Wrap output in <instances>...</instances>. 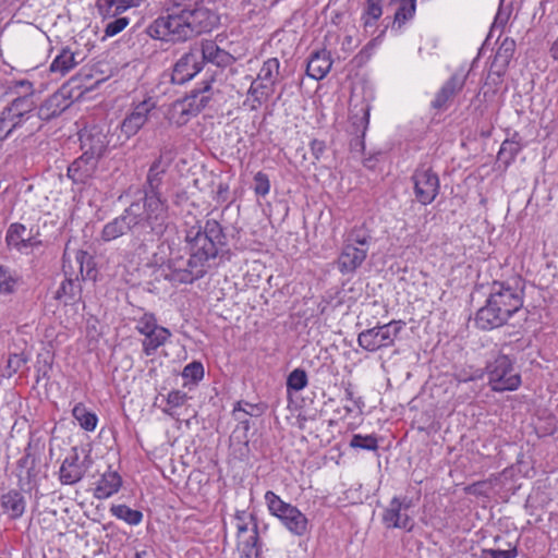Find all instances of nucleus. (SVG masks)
<instances>
[{"label":"nucleus","instance_id":"45","mask_svg":"<svg viewBox=\"0 0 558 558\" xmlns=\"http://www.w3.org/2000/svg\"><path fill=\"white\" fill-rule=\"evenodd\" d=\"M507 549H482L481 558H515L518 556L517 544L507 543Z\"/></svg>","mask_w":558,"mask_h":558},{"label":"nucleus","instance_id":"16","mask_svg":"<svg viewBox=\"0 0 558 558\" xmlns=\"http://www.w3.org/2000/svg\"><path fill=\"white\" fill-rule=\"evenodd\" d=\"M85 475V466L80 464V453L77 447H72L68 456L61 463L59 470V481L62 485H74Z\"/></svg>","mask_w":558,"mask_h":558},{"label":"nucleus","instance_id":"17","mask_svg":"<svg viewBox=\"0 0 558 558\" xmlns=\"http://www.w3.org/2000/svg\"><path fill=\"white\" fill-rule=\"evenodd\" d=\"M14 87L21 88L22 95L15 97L3 111L20 123L24 114L28 113L33 108V84L28 81H19Z\"/></svg>","mask_w":558,"mask_h":558},{"label":"nucleus","instance_id":"27","mask_svg":"<svg viewBox=\"0 0 558 558\" xmlns=\"http://www.w3.org/2000/svg\"><path fill=\"white\" fill-rule=\"evenodd\" d=\"M38 462L39 458L37 457L34 448L32 447V444H28L27 447L24 449V454L17 460L16 463L17 469L21 472H25L24 478L27 481V483L33 482L37 477Z\"/></svg>","mask_w":558,"mask_h":558},{"label":"nucleus","instance_id":"55","mask_svg":"<svg viewBox=\"0 0 558 558\" xmlns=\"http://www.w3.org/2000/svg\"><path fill=\"white\" fill-rule=\"evenodd\" d=\"M16 279L8 274V269L0 265V293L11 294L15 291Z\"/></svg>","mask_w":558,"mask_h":558},{"label":"nucleus","instance_id":"62","mask_svg":"<svg viewBox=\"0 0 558 558\" xmlns=\"http://www.w3.org/2000/svg\"><path fill=\"white\" fill-rule=\"evenodd\" d=\"M116 8L118 9L119 13H123L128 9L131 8H137L141 5L142 0H114Z\"/></svg>","mask_w":558,"mask_h":558},{"label":"nucleus","instance_id":"19","mask_svg":"<svg viewBox=\"0 0 558 558\" xmlns=\"http://www.w3.org/2000/svg\"><path fill=\"white\" fill-rule=\"evenodd\" d=\"M26 498L24 494L16 488H11L0 495V507L10 520L21 519L26 511Z\"/></svg>","mask_w":558,"mask_h":558},{"label":"nucleus","instance_id":"56","mask_svg":"<svg viewBox=\"0 0 558 558\" xmlns=\"http://www.w3.org/2000/svg\"><path fill=\"white\" fill-rule=\"evenodd\" d=\"M264 543L244 544V546L238 547L239 558H262Z\"/></svg>","mask_w":558,"mask_h":558},{"label":"nucleus","instance_id":"28","mask_svg":"<svg viewBox=\"0 0 558 558\" xmlns=\"http://www.w3.org/2000/svg\"><path fill=\"white\" fill-rule=\"evenodd\" d=\"M398 7L395 12L392 29H400L408 21L412 20L416 10V0H391L390 4Z\"/></svg>","mask_w":558,"mask_h":558},{"label":"nucleus","instance_id":"50","mask_svg":"<svg viewBox=\"0 0 558 558\" xmlns=\"http://www.w3.org/2000/svg\"><path fill=\"white\" fill-rule=\"evenodd\" d=\"M182 377L197 384L204 377V366L199 361H193L184 366Z\"/></svg>","mask_w":558,"mask_h":558},{"label":"nucleus","instance_id":"40","mask_svg":"<svg viewBox=\"0 0 558 558\" xmlns=\"http://www.w3.org/2000/svg\"><path fill=\"white\" fill-rule=\"evenodd\" d=\"M308 384V377L303 368H294L287 377V390L288 391H301Z\"/></svg>","mask_w":558,"mask_h":558},{"label":"nucleus","instance_id":"36","mask_svg":"<svg viewBox=\"0 0 558 558\" xmlns=\"http://www.w3.org/2000/svg\"><path fill=\"white\" fill-rule=\"evenodd\" d=\"M372 235L368 230L363 227H354L348 233L343 244H351L352 246L366 247L368 253Z\"/></svg>","mask_w":558,"mask_h":558},{"label":"nucleus","instance_id":"13","mask_svg":"<svg viewBox=\"0 0 558 558\" xmlns=\"http://www.w3.org/2000/svg\"><path fill=\"white\" fill-rule=\"evenodd\" d=\"M157 108V101L153 97H147L143 101L133 106L132 111L121 122V135L130 138L145 125L149 117L154 114Z\"/></svg>","mask_w":558,"mask_h":558},{"label":"nucleus","instance_id":"64","mask_svg":"<svg viewBox=\"0 0 558 558\" xmlns=\"http://www.w3.org/2000/svg\"><path fill=\"white\" fill-rule=\"evenodd\" d=\"M242 401H238L232 410V416L238 423L245 420L244 412L242 410Z\"/></svg>","mask_w":558,"mask_h":558},{"label":"nucleus","instance_id":"14","mask_svg":"<svg viewBox=\"0 0 558 558\" xmlns=\"http://www.w3.org/2000/svg\"><path fill=\"white\" fill-rule=\"evenodd\" d=\"M202 61H199L198 47H191L174 64L170 75L173 84H184L193 78L202 70Z\"/></svg>","mask_w":558,"mask_h":558},{"label":"nucleus","instance_id":"1","mask_svg":"<svg viewBox=\"0 0 558 558\" xmlns=\"http://www.w3.org/2000/svg\"><path fill=\"white\" fill-rule=\"evenodd\" d=\"M189 258L178 257L160 267L161 276L172 284H192L204 278L211 260L228 251L225 229L216 219L197 221L185 231Z\"/></svg>","mask_w":558,"mask_h":558},{"label":"nucleus","instance_id":"44","mask_svg":"<svg viewBox=\"0 0 558 558\" xmlns=\"http://www.w3.org/2000/svg\"><path fill=\"white\" fill-rule=\"evenodd\" d=\"M186 400L187 395L184 391L172 390L167 396L168 408H163L162 412L171 417H174V412L172 410L182 407Z\"/></svg>","mask_w":558,"mask_h":558},{"label":"nucleus","instance_id":"8","mask_svg":"<svg viewBox=\"0 0 558 558\" xmlns=\"http://www.w3.org/2000/svg\"><path fill=\"white\" fill-rule=\"evenodd\" d=\"M404 325L405 323L402 320H391L365 329L357 335V343L367 352H376L392 347Z\"/></svg>","mask_w":558,"mask_h":558},{"label":"nucleus","instance_id":"11","mask_svg":"<svg viewBox=\"0 0 558 558\" xmlns=\"http://www.w3.org/2000/svg\"><path fill=\"white\" fill-rule=\"evenodd\" d=\"M165 174L166 173L149 167L145 181L138 190V194H141V199L169 217L168 199L162 195L161 192Z\"/></svg>","mask_w":558,"mask_h":558},{"label":"nucleus","instance_id":"38","mask_svg":"<svg viewBox=\"0 0 558 558\" xmlns=\"http://www.w3.org/2000/svg\"><path fill=\"white\" fill-rule=\"evenodd\" d=\"M349 446L353 449H361L366 451H377L378 437L375 434L362 435L354 434L350 439Z\"/></svg>","mask_w":558,"mask_h":558},{"label":"nucleus","instance_id":"22","mask_svg":"<svg viewBox=\"0 0 558 558\" xmlns=\"http://www.w3.org/2000/svg\"><path fill=\"white\" fill-rule=\"evenodd\" d=\"M199 61L202 64L206 62L214 63L218 66L226 65L231 56L223 49H221L215 41L213 40H204L198 47Z\"/></svg>","mask_w":558,"mask_h":558},{"label":"nucleus","instance_id":"54","mask_svg":"<svg viewBox=\"0 0 558 558\" xmlns=\"http://www.w3.org/2000/svg\"><path fill=\"white\" fill-rule=\"evenodd\" d=\"M95 7L102 19L116 17L120 14L114 0H97Z\"/></svg>","mask_w":558,"mask_h":558},{"label":"nucleus","instance_id":"31","mask_svg":"<svg viewBox=\"0 0 558 558\" xmlns=\"http://www.w3.org/2000/svg\"><path fill=\"white\" fill-rule=\"evenodd\" d=\"M72 415L80 426L87 432H93L97 426L98 417L96 413L89 411L82 402L74 405Z\"/></svg>","mask_w":558,"mask_h":558},{"label":"nucleus","instance_id":"20","mask_svg":"<svg viewBox=\"0 0 558 558\" xmlns=\"http://www.w3.org/2000/svg\"><path fill=\"white\" fill-rule=\"evenodd\" d=\"M63 271L65 279L61 282L60 287L56 291V300H64V304H75L82 300V286L81 280L76 276L72 278V274L66 270L65 259H63Z\"/></svg>","mask_w":558,"mask_h":558},{"label":"nucleus","instance_id":"41","mask_svg":"<svg viewBox=\"0 0 558 558\" xmlns=\"http://www.w3.org/2000/svg\"><path fill=\"white\" fill-rule=\"evenodd\" d=\"M520 149V142H502L497 154V161L508 167Z\"/></svg>","mask_w":558,"mask_h":558},{"label":"nucleus","instance_id":"43","mask_svg":"<svg viewBox=\"0 0 558 558\" xmlns=\"http://www.w3.org/2000/svg\"><path fill=\"white\" fill-rule=\"evenodd\" d=\"M26 231V227L23 223L14 222L11 223L8 228L5 234V242L8 245L14 246L16 250L21 251V244L24 241V232Z\"/></svg>","mask_w":558,"mask_h":558},{"label":"nucleus","instance_id":"21","mask_svg":"<svg viewBox=\"0 0 558 558\" xmlns=\"http://www.w3.org/2000/svg\"><path fill=\"white\" fill-rule=\"evenodd\" d=\"M122 486V477L117 471L110 469L105 472L98 481L94 497L97 499H106L117 494Z\"/></svg>","mask_w":558,"mask_h":558},{"label":"nucleus","instance_id":"9","mask_svg":"<svg viewBox=\"0 0 558 558\" xmlns=\"http://www.w3.org/2000/svg\"><path fill=\"white\" fill-rule=\"evenodd\" d=\"M420 497L414 499L407 495L393 496L381 513V523L388 530L401 529L411 532L414 527L413 515L410 510L416 506Z\"/></svg>","mask_w":558,"mask_h":558},{"label":"nucleus","instance_id":"47","mask_svg":"<svg viewBox=\"0 0 558 558\" xmlns=\"http://www.w3.org/2000/svg\"><path fill=\"white\" fill-rule=\"evenodd\" d=\"M236 521V533L248 532L253 523H257L255 513H247L245 510H236L234 513Z\"/></svg>","mask_w":558,"mask_h":558},{"label":"nucleus","instance_id":"46","mask_svg":"<svg viewBox=\"0 0 558 558\" xmlns=\"http://www.w3.org/2000/svg\"><path fill=\"white\" fill-rule=\"evenodd\" d=\"M252 189L257 197H265L270 191V180L268 174L263 171L255 173Z\"/></svg>","mask_w":558,"mask_h":558},{"label":"nucleus","instance_id":"63","mask_svg":"<svg viewBox=\"0 0 558 558\" xmlns=\"http://www.w3.org/2000/svg\"><path fill=\"white\" fill-rule=\"evenodd\" d=\"M150 168L155 169V170H158L160 172H163L166 173L167 170L169 169L170 165H168V162H166L162 157L158 156L153 162L151 165L149 166Z\"/></svg>","mask_w":558,"mask_h":558},{"label":"nucleus","instance_id":"12","mask_svg":"<svg viewBox=\"0 0 558 558\" xmlns=\"http://www.w3.org/2000/svg\"><path fill=\"white\" fill-rule=\"evenodd\" d=\"M414 195L422 205L432 204L439 194L438 174L430 167L421 166L412 174Z\"/></svg>","mask_w":558,"mask_h":558},{"label":"nucleus","instance_id":"60","mask_svg":"<svg viewBox=\"0 0 558 558\" xmlns=\"http://www.w3.org/2000/svg\"><path fill=\"white\" fill-rule=\"evenodd\" d=\"M160 157H162V159L168 162V165H171L173 162V160L175 159L177 157V150L174 148V145L173 144H167L165 145L161 149H160V154H159Z\"/></svg>","mask_w":558,"mask_h":558},{"label":"nucleus","instance_id":"18","mask_svg":"<svg viewBox=\"0 0 558 558\" xmlns=\"http://www.w3.org/2000/svg\"><path fill=\"white\" fill-rule=\"evenodd\" d=\"M366 257V247L343 244L337 259V268L342 275L353 274L362 266Z\"/></svg>","mask_w":558,"mask_h":558},{"label":"nucleus","instance_id":"23","mask_svg":"<svg viewBox=\"0 0 558 558\" xmlns=\"http://www.w3.org/2000/svg\"><path fill=\"white\" fill-rule=\"evenodd\" d=\"M244 416L245 420L238 423L230 437L232 446H234L235 444L239 445V448L234 449V451L238 452V457L241 460H246L248 459L250 456V440L247 437V433L251 428V422L248 415L244 414Z\"/></svg>","mask_w":558,"mask_h":558},{"label":"nucleus","instance_id":"32","mask_svg":"<svg viewBox=\"0 0 558 558\" xmlns=\"http://www.w3.org/2000/svg\"><path fill=\"white\" fill-rule=\"evenodd\" d=\"M110 512L113 517L119 520L124 521L130 525H138L143 521V512L136 509H132L129 506L121 505H112L110 508Z\"/></svg>","mask_w":558,"mask_h":558},{"label":"nucleus","instance_id":"30","mask_svg":"<svg viewBox=\"0 0 558 558\" xmlns=\"http://www.w3.org/2000/svg\"><path fill=\"white\" fill-rule=\"evenodd\" d=\"M269 87L260 84V82L253 81L247 93L245 105H248L252 110L259 108L274 93Z\"/></svg>","mask_w":558,"mask_h":558},{"label":"nucleus","instance_id":"57","mask_svg":"<svg viewBox=\"0 0 558 558\" xmlns=\"http://www.w3.org/2000/svg\"><path fill=\"white\" fill-rule=\"evenodd\" d=\"M454 376H456L457 380L461 381V383L474 381V380H478V379L483 378L484 371H483V368H472V367H470V369L462 368V369L458 371L454 374Z\"/></svg>","mask_w":558,"mask_h":558},{"label":"nucleus","instance_id":"10","mask_svg":"<svg viewBox=\"0 0 558 558\" xmlns=\"http://www.w3.org/2000/svg\"><path fill=\"white\" fill-rule=\"evenodd\" d=\"M209 89L207 85L204 89L193 90L191 95L172 104L168 111V119L175 125L185 124L192 117H195L203 108L206 107L209 97L206 92Z\"/></svg>","mask_w":558,"mask_h":558},{"label":"nucleus","instance_id":"29","mask_svg":"<svg viewBox=\"0 0 558 558\" xmlns=\"http://www.w3.org/2000/svg\"><path fill=\"white\" fill-rule=\"evenodd\" d=\"M78 64V61L75 58V53L72 52L70 49L64 48L61 50V52L53 59V61L50 64V72L56 73L59 75H65L69 73L73 68H75Z\"/></svg>","mask_w":558,"mask_h":558},{"label":"nucleus","instance_id":"52","mask_svg":"<svg viewBox=\"0 0 558 558\" xmlns=\"http://www.w3.org/2000/svg\"><path fill=\"white\" fill-rule=\"evenodd\" d=\"M19 126V121L3 111L0 116V140H5L11 136Z\"/></svg>","mask_w":558,"mask_h":558},{"label":"nucleus","instance_id":"35","mask_svg":"<svg viewBox=\"0 0 558 558\" xmlns=\"http://www.w3.org/2000/svg\"><path fill=\"white\" fill-rule=\"evenodd\" d=\"M76 264L80 266L81 279H95L97 270L95 269L94 258L83 250L75 253Z\"/></svg>","mask_w":558,"mask_h":558},{"label":"nucleus","instance_id":"15","mask_svg":"<svg viewBox=\"0 0 558 558\" xmlns=\"http://www.w3.org/2000/svg\"><path fill=\"white\" fill-rule=\"evenodd\" d=\"M466 77L468 74L462 70L453 73L437 92L432 101V108L437 111L447 110L453 97L464 87Z\"/></svg>","mask_w":558,"mask_h":558},{"label":"nucleus","instance_id":"51","mask_svg":"<svg viewBox=\"0 0 558 558\" xmlns=\"http://www.w3.org/2000/svg\"><path fill=\"white\" fill-rule=\"evenodd\" d=\"M28 362V357L24 353H12L9 355L7 366H5V376L12 377L16 374L22 367Z\"/></svg>","mask_w":558,"mask_h":558},{"label":"nucleus","instance_id":"6","mask_svg":"<svg viewBox=\"0 0 558 558\" xmlns=\"http://www.w3.org/2000/svg\"><path fill=\"white\" fill-rule=\"evenodd\" d=\"M265 501L269 513L279 519L292 535L302 537L310 532V521L296 506L286 502L272 490L266 492Z\"/></svg>","mask_w":558,"mask_h":558},{"label":"nucleus","instance_id":"59","mask_svg":"<svg viewBox=\"0 0 558 558\" xmlns=\"http://www.w3.org/2000/svg\"><path fill=\"white\" fill-rule=\"evenodd\" d=\"M229 194H230L229 184L225 183V182H219V184L217 185V190L215 192L214 201L217 204L228 203Z\"/></svg>","mask_w":558,"mask_h":558},{"label":"nucleus","instance_id":"7","mask_svg":"<svg viewBox=\"0 0 558 558\" xmlns=\"http://www.w3.org/2000/svg\"><path fill=\"white\" fill-rule=\"evenodd\" d=\"M81 143V148L84 153L68 167V177L76 184H83L92 178L99 159L107 151L105 142Z\"/></svg>","mask_w":558,"mask_h":558},{"label":"nucleus","instance_id":"26","mask_svg":"<svg viewBox=\"0 0 558 558\" xmlns=\"http://www.w3.org/2000/svg\"><path fill=\"white\" fill-rule=\"evenodd\" d=\"M143 336V353L146 356H151L168 341V339L171 337V332L168 328L160 326L157 329Z\"/></svg>","mask_w":558,"mask_h":558},{"label":"nucleus","instance_id":"3","mask_svg":"<svg viewBox=\"0 0 558 558\" xmlns=\"http://www.w3.org/2000/svg\"><path fill=\"white\" fill-rule=\"evenodd\" d=\"M168 218L138 197L102 227L100 239L104 242H111L130 234L134 245L141 247L145 242L154 241V236L163 234Z\"/></svg>","mask_w":558,"mask_h":558},{"label":"nucleus","instance_id":"5","mask_svg":"<svg viewBox=\"0 0 558 558\" xmlns=\"http://www.w3.org/2000/svg\"><path fill=\"white\" fill-rule=\"evenodd\" d=\"M514 359L501 351L492 352L483 368L488 385L495 392L514 391L522 384L520 372L514 366Z\"/></svg>","mask_w":558,"mask_h":558},{"label":"nucleus","instance_id":"48","mask_svg":"<svg viewBox=\"0 0 558 558\" xmlns=\"http://www.w3.org/2000/svg\"><path fill=\"white\" fill-rule=\"evenodd\" d=\"M160 327L157 324V318L154 313H144L138 319H136L135 329L140 335H146Z\"/></svg>","mask_w":558,"mask_h":558},{"label":"nucleus","instance_id":"49","mask_svg":"<svg viewBox=\"0 0 558 558\" xmlns=\"http://www.w3.org/2000/svg\"><path fill=\"white\" fill-rule=\"evenodd\" d=\"M63 99V96L60 94L52 95L45 104V106L40 109V114L46 118H49L50 116H58L60 114L68 105H63L60 107V100Z\"/></svg>","mask_w":558,"mask_h":558},{"label":"nucleus","instance_id":"61","mask_svg":"<svg viewBox=\"0 0 558 558\" xmlns=\"http://www.w3.org/2000/svg\"><path fill=\"white\" fill-rule=\"evenodd\" d=\"M242 410L244 414L248 416H259L263 413V407L260 404H253L247 401H242Z\"/></svg>","mask_w":558,"mask_h":558},{"label":"nucleus","instance_id":"24","mask_svg":"<svg viewBox=\"0 0 558 558\" xmlns=\"http://www.w3.org/2000/svg\"><path fill=\"white\" fill-rule=\"evenodd\" d=\"M332 62L330 56L326 50L316 51L312 53L307 66L306 73L308 76L315 80L324 78L330 71Z\"/></svg>","mask_w":558,"mask_h":558},{"label":"nucleus","instance_id":"34","mask_svg":"<svg viewBox=\"0 0 558 558\" xmlns=\"http://www.w3.org/2000/svg\"><path fill=\"white\" fill-rule=\"evenodd\" d=\"M381 2L383 0H366L364 12L362 14V22L366 32H368V28L374 27L377 20L381 16Z\"/></svg>","mask_w":558,"mask_h":558},{"label":"nucleus","instance_id":"58","mask_svg":"<svg viewBox=\"0 0 558 558\" xmlns=\"http://www.w3.org/2000/svg\"><path fill=\"white\" fill-rule=\"evenodd\" d=\"M130 23L128 17H118L113 21L107 23L105 27V35L107 37H112L121 33Z\"/></svg>","mask_w":558,"mask_h":558},{"label":"nucleus","instance_id":"33","mask_svg":"<svg viewBox=\"0 0 558 558\" xmlns=\"http://www.w3.org/2000/svg\"><path fill=\"white\" fill-rule=\"evenodd\" d=\"M368 125V112L367 110H363L361 116L354 114L350 117L349 125L347 132L352 140H364L366 135V130Z\"/></svg>","mask_w":558,"mask_h":558},{"label":"nucleus","instance_id":"42","mask_svg":"<svg viewBox=\"0 0 558 558\" xmlns=\"http://www.w3.org/2000/svg\"><path fill=\"white\" fill-rule=\"evenodd\" d=\"M538 437L551 436L558 430V420L555 415L548 414L545 417H538L535 425Z\"/></svg>","mask_w":558,"mask_h":558},{"label":"nucleus","instance_id":"2","mask_svg":"<svg viewBox=\"0 0 558 558\" xmlns=\"http://www.w3.org/2000/svg\"><path fill=\"white\" fill-rule=\"evenodd\" d=\"M202 0H169L167 15L159 16L148 27L147 34L166 41H185L210 32L216 16L207 9L197 7Z\"/></svg>","mask_w":558,"mask_h":558},{"label":"nucleus","instance_id":"39","mask_svg":"<svg viewBox=\"0 0 558 558\" xmlns=\"http://www.w3.org/2000/svg\"><path fill=\"white\" fill-rule=\"evenodd\" d=\"M513 52V41L505 40L501 46L498 48L493 65L499 66V70L496 72L498 76L502 74V71L508 65Z\"/></svg>","mask_w":558,"mask_h":558},{"label":"nucleus","instance_id":"25","mask_svg":"<svg viewBox=\"0 0 558 558\" xmlns=\"http://www.w3.org/2000/svg\"><path fill=\"white\" fill-rule=\"evenodd\" d=\"M282 77L280 61L277 58H269L264 61L255 81L275 90V86Z\"/></svg>","mask_w":558,"mask_h":558},{"label":"nucleus","instance_id":"53","mask_svg":"<svg viewBox=\"0 0 558 558\" xmlns=\"http://www.w3.org/2000/svg\"><path fill=\"white\" fill-rule=\"evenodd\" d=\"M236 547H241V546H244V544H252V543H255V545L257 543H260L263 542L260 536H259V530H258V524L257 523H253V526H251V530L248 532H242V533H236Z\"/></svg>","mask_w":558,"mask_h":558},{"label":"nucleus","instance_id":"37","mask_svg":"<svg viewBox=\"0 0 558 558\" xmlns=\"http://www.w3.org/2000/svg\"><path fill=\"white\" fill-rule=\"evenodd\" d=\"M351 150L354 153H360L364 156L363 165L373 170L376 168L377 163L383 159L384 153L381 150L368 153L366 156V146L365 142H350Z\"/></svg>","mask_w":558,"mask_h":558},{"label":"nucleus","instance_id":"4","mask_svg":"<svg viewBox=\"0 0 558 558\" xmlns=\"http://www.w3.org/2000/svg\"><path fill=\"white\" fill-rule=\"evenodd\" d=\"M523 303L524 282L520 277L514 280V284L494 280L489 286L485 305L476 313L475 324L483 330L499 328L522 310Z\"/></svg>","mask_w":558,"mask_h":558}]
</instances>
